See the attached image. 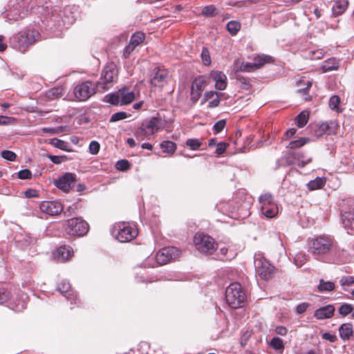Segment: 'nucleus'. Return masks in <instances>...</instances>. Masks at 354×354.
<instances>
[{"label":"nucleus","instance_id":"obj_1","mask_svg":"<svg viewBox=\"0 0 354 354\" xmlns=\"http://www.w3.org/2000/svg\"><path fill=\"white\" fill-rule=\"evenodd\" d=\"M245 299V295L239 283H231L225 291V300L227 304L233 308L242 306Z\"/></svg>","mask_w":354,"mask_h":354},{"label":"nucleus","instance_id":"obj_2","mask_svg":"<svg viewBox=\"0 0 354 354\" xmlns=\"http://www.w3.org/2000/svg\"><path fill=\"white\" fill-rule=\"evenodd\" d=\"M333 240L328 236H316L309 242V251L314 255L326 254L333 249Z\"/></svg>","mask_w":354,"mask_h":354},{"label":"nucleus","instance_id":"obj_3","mask_svg":"<svg viewBox=\"0 0 354 354\" xmlns=\"http://www.w3.org/2000/svg\"><path fill=\"white\" fill-rule=\"evenodd\" d=\"M96 84L86 80L77 83L73 87V95L76 101L84 102L96 93Z\"/></svg>","mask_w":354,"mask_h":354},{"label":"nucleus","instance_id":"obj_4","mask_svg":"<svg viewBox=\"0 0 354 354\" xmlns=\"http://www.w3.org/2000/svg\"><path fill=\"white\" fill-rule=\"evenodd\" d=\"M12 8L6 13L5 18L9 22L17 21L28 15L29 5L32 0H16Z\"/></svg>","mask_w":354,"mask_h":354},{"label":"nucleus","instance_id":"obj_5","mask_svg":"<svg viewBox=\"0 0 354 354\" xmlns=\"http://www.w3.org/2000/svg\"><path fill=\"white\" fill-rule=\"evenodd\" d=\"M112 234L120 242L126 243L138 236V230L127 223H119L113 226Z\"/></svg>","mask_w":354,"mask_h":354},{"label":"nucleus","instance_id":"obj_6","mask_svg":"<svg viewBox=\"0 0 354 354\" xmlns=\"http://www.w3.org/2000/svg\"><path fill=\"white\" fill-rule=\"evenodd\" d=\"M37 33L34 31H24L14 35L10 39L11 46L20 51H25L27 47L33 44Z\"/></svg>","mask_w":354,"mask_h":354},{"label":"nucleus","instance_id":"obj_7","mask_svg":"<svg viewBox=\"0 0 354 354\" xmlns=\"http://www.w3.org/2000/svg\"><path fill=\"white\" fill-rule=\"evenodd\" d=\"M160 129V120L157 118H151L141 124L140 127L136 129L135 135L137 139L143 140L158 131Z\"/></svg>","mask_w":354,"mask_h":354},{"label":"nucleus","instance_id":"obj_8","mask_svg":"<svg viewBox=\"0 0 354 354\" xmlns=\"http://www.w3.org/2000/svg\"><path fill=\"white\" fill-rule=\"evenodd\" d=\"M196 249L201 253L212 254L217 245L214 239L209 235L198 233L194 237Z\"/></svg>","mask_w":354,"mask_h":354},{"label":"nucleus","instance_id":"obj_9","mask_svg":"<svg viewBox=\"0 0 354 354\" xmlns=\"http://www.w3.org/2000/svg\"><path fill=\"white\" fill-rule=\"evenodd\" d=\"M259 203L261 205V212L266 218H274L278 214V206L274 201L273 197L270 194H265L259 197Z\"/></svg>","mask_w":354,"mask_h":354},{"label":"nucleus","instance_id":"obj_10","mask_svg":"<svg viewBox=\"0 0 354 354\" xmlns=\"http://www.w3.org/2000/svg\"><path fill=\"white\" fill-rule=\"evenodd\" d=\"M118 75V71L116 66L113 63H110L106 65L101 74V78L99 82L96 83L98 88H102L104 91L108 89L112 82Z\"/></svg>","mask_w":354,"mask_h":354},{"label":"nucleus","instance_id":"obj_11","mask_svg":"<svg viewBox=\"0 0 354 354\" xmlns=\"http://www.w3.org/2000/svg\"><path fill=\"white\" fill-rule=\"evenodd\" d=\"M256 274L262 279L268 280L273 275L274 268L263 257L255 255Z\"/></svg>","mask_w":354,"mask_h":354},{"label":"nucleus","instance_id":"obj_12","mask_svg":"<svg viewBox=\"0 0 354 354\" xmlns=\"http://www.w3.org/2000/svg\"><path fill=\"white\" fill-rule=\"evenodd\" d=\"M88 231V223L80 218L68 219V234L82 236Z\"/></svg>","mask_w":354,"mask_h":354},{"label":"nucleus","instance_id":"obj_13","mask_svg":"<svg viewBox=\"0 0 354 354\" xmlns=\"http://www.w3.org/2000/svg\"><path fill=\"white\" fill-rule=\"evenodd\" d=\"M180 254V250L175 247L164 248L157 252L156 259L159 265H165Z\"/></svg>","mask_w":354,"mask_h":354},{"label":"nucleus","instance_id":"obj_14","mask_svg":"<svg viewBox=\"0 0 354 354\" xmlns=\"http://www.w3.org/2000/svg\"><path fill=\"white\" fill-rule=\"evenodd\" d=\"M39 208L42 212L50 216L57 215L63 210L62 204L57 201H43Z\"/></svg>","mask_w":354,"mask_h":354},{"label":"nucleus","instance_id":"obj_15","mask_svg":"<svg viewBox=\"0 0 354 354\" xmlns=\"http://www.w3.org/2000/svg\"><path fill=\"white\" fill-rule=\"evenodd\" d=\"M206 85V80L204 77H198L192 82L191 87V100L196 103L200 97Z\"/></svg>","mask_w":354,"mask_h":354},{"label":"nucleus","instance_id":"obj_16","mask_svg":"<svg viewBox=\"0 0 354 354\" xmlns=\"http://www.w3.org/2000/svg\"><path fill=\"white\" fill-rule=\"evenodd\" d=\"M312 161V157H306L304 153L297 152L289 153L287 163L288 165L297 164L303 167Z\"/></svg>","mask_w":354,"mask_h":354},{"label":"nucleus","instance_id":"obj_17","mask_svg":"<svg viewBox=\"0 0 354 354\" xmlns=\"http://www.w3.org/2000/svg\"><path fill=\"white\" fill-rule=\"evenodd\" d=\"M168 80V72L165 69L157 68L152 75L151 84L154 86L162 87Z\"/></svg>","mask_w":354,"mask_h":354},{"label":"nucleus","instance_id":"obj_18","mask_svg":"<svg viewBox=\"0 0 354 354\" xmlns=\"http://www.w3.org/2000/svg\"><path fill=\"white\" fill-rule=\"evenodd\" d=\"M145 39V35L141 32H137L131 36L129 44L125 47L124 53L129 56L135 48L141 44Z\"/></svg>","mask_w":354,"mask_h":354},{"label":"nucleus","instance_id":"obj_19","mask_svg":"<svg viewBox=\"0 0 354 354\" xmlns=\"http://www.w3.org/2000/svg\"><path fill=\"white\" fill-rule=\"evenodd\" d=\"M334 313V306L329 304L317 309L314 313V316L318 319H328L333 316Z\"/></svg>","mask_w":354,"mask_h":354},{"label":"nucleus","instance_id":"obj_20","mask_svg":"<svg viewBox=\"0 0 354 354\" xmlns=\"http://www.w3.org/2000/svg\"><path fill=\"white\" fill-rule=\"evenodd\" d=\"M212 76L215 82V87L216 89L222 91L226 88L227 77L223 73L216 71L212 73Z\"/></svg>","mask_w":354,"mask_h":354},{"label":"nucleus","instance_id":"obj_21","mask_svg":"<svg viewBox=\"0 0 354 354\" xmlns=\"http://www.w3.org/2000/svg\"><path fill=\"white\" fill-rule=\"evenodd\" d=\"M348 6V0H334V5L332 8L333 14L338 16L343 14Z\"/></svg>","mask_w":354,"mask_h":354},{"label":"nucleus","instance_id":"obj_22","mask_svg":"<svg viewBox=\"0 0 354 354\" xmlns=\"http://www.w3.org/2000/svg\"><path fill=\"white\" fill-rule=\"evenodd\" d=\"M342 223L347 230L354 231V212H346L342 216Z\"/></svg>","mask_w":354,"mask_h":354},{"label":"nucleus","instance_id":"obj_23","mask_svg":"<svg viewBox=\"0 0 354 354\" xmlns=\"http://www.w3.org/2000/svg\"><path fill=\"white\" fill-rule=\"evenodd\" d=\"M340 337L344 340H348L353 334L352 324L346 323L341 325L339 328Z\"/></svg>","mask_w":354,"mask_h":354},{"label":"nucleus","instance_id":"obj_24","mask_svg":"<svg viewBox=\"0 0 354 354\" xmlns=\"http://www.w3.org/2000/svg\"><path fill=\"white\" fill-rule=\"evenodd\" d=\"M120 95V105L130 104L135 98V94L133 91L124 88L119 91Z\"/></svg>","mask_w":354,"mask_h":354},{"label":"nucleus","instance_id":"obj_25","mask_svg":"<svg viewBox=\"0 0 354 354\" xmlns=\"http://www.w3.org/2000/svg\"><path fill=\"white\" fill-rule=\"evenodd\" d=\"M254 63L257 68H261L263 65L267 63H272L274 62V59L268 55L260 54L257 55L254 57Z\"/></svg>","mask_w":354,"mask_h":354},{"label":"nucleus","instance_id":"obj_26","mask_svg":"<svg viewBox=\"0 0 354 354\" xmlns=\"http://www.w3.org/2000/svg\"><path fill=\"white\" fill-rule=\"evenodd\" d=\"M338 68L339 62L335 58H330L326 60L322 66V71L324 73L337 70Z\"/></svg>","mask_w":354,"mask_h":354},{"label":"nucleus","instance_id":"obj_27","mask_svg":"<svg viewBox=\"0 0 354 354\" xmlns=\"http://www.w3.org/2000/svg\"><path fill=\"white\" fill-rule=\"evenodd\" d=\"M326 183V178L322 177H317L315 179L310 180L307 184L309 190L313 191L321 189Z\"/></svg>","mask_w":354,"mask_h":354},{"label":"nucleus","instance_id":"obj_28","mask_svg":"<svg viewBox=\"0 0 354 354\" xmlns=\"http://www.w3.org/2000/svg\"><path fill=\"white\" fill-rule=\"evenodd\" d=\"M66 251L65 245H62L56 249V250L53 253V259L60 263H65L66 259L64 257V253Z\"/></svg>","mask_w":354,"mask_h":354},{"label":"nucleus","instance_id":"obj_29","mask_svg":"<svg viewBox=\"0 0 354 354\" xmlns=\"http://www.w3.org/2000/svg\"><path fill=\"white\" fill-rule=\"evenodd\" d=\"M309 113L308 111H301L296 118V123L298 127L301 128L304 127L308 120Z\"/></svg>","mask_w":354,"mask_h":354},{"label":"nucleus","instance_id":"obj_30","mask_svg":"<svg viewBox=\"0 0 354 354\" xmlns=\"http://www.w3.org/2000/svg\"><path fill=\"white\" fill-rule=\"evenodd\" d=\"M160 147L164 153H174L176 149V145L169 140H165L160 144Z\"/></svg>","mask_w":354,"mask_h":354},{"label":"nucleus","instance_id":"obj_31","mask_svg":"<svg viewBox=\"0 0 354 354\" xmlns=\"http://www.w3.org/2000/svg\"><path fill=\"white\" fill-rule=\"evenodd\" d=\"M239 61H236V65H238V70L242 72H252L257 70V67L254 63L243 62H242L239 65Z\"/></svg>","mask_w":354,"mask_h":354},{"label":"nucleus","instance_id":"obj_32","mask_svg":"<svg viewBox=\"0 0 354 354\" xmlns=\"http://www.w3.org/2000/svg\"><path fill=\"white\" fill-rule=\"evenodd\" d=\"M53 184L56 187L66 192V173L64 174L59 178L55 179Z\"/></svg>","mask_w":354,"mask_h":354},{"label":"nucleus","instance_id":"obj_33","mask_svg":"<svg viewBox=\"0 0 354 354\" xmlns=\"http://www.w3.org/2000/svg\"><path fill=\"white\" fill-rule=\"evenodd\" d=\"M335 288V284L332 281H325L324 279L319 280L318 290L319 292L331 291Z\"/></svg>","mask_w":354,"mask_h":354},{"label":"nucleus","instance_id":"obj_34","mask_svg":"<svg viewBox=\"0 0 354 354\" xmlns=\"http://www.w3.org/2000/svg\"><path fill=\"white\" fill-rule=\"evenodd\" d=\"M330 133L331 130L328 122H323L320 124L315 131L317 136H322L324 134H330Z\"/></svg>","mask_w":354,"mask_h":354},{"label":"nucleus","instance_id":"obj_35","mask_svg":"<svg viewBox=\"0 0 354 354\" xmlns=\"http://www.w3.org/2000/svg\"><path fill=\"white\" fill-rule=\"evenodd\" d=\"M241 28V24L236 21H231L227 24V30L234 35H236Z\"/></svg>","mask_w":354,"mask_h":354},{"label":"nucleus","instance_id":"obj_36","mask_svg":"<svg viewBox=\"0 0 354 354\" xmlns=\"http://www.w3.org/2000/svg\"><path fill=\"white\" fill-rule=\"evenodd\" d=\"M237 82L239 84L241 88L248 91L251 88L250 80L248 77H238Z\"/></svg>","mask_w":354,"mask_h":354},{"label":"nucleus","instance_id":"obj_37","mask_svg":"<svg viewBox=\"0 0 354 354\" xmlns=\"http://www.w3.org/2000/svg\"><path fill=\"white\" fill-rule=\"evenodd\" d=\"M353 310V307L351 304H343L338 309L339 313L345 317L350 313H351Z\"/></svg>","mask_w":354,"mask_h":354},{"label":"nucleus","instance_id":"obj_38","mask_svg":"<svg viewBox=\"0 0 354 354\" xmlns=\"http://www.w3.org/2000/svg\"><path fill=\"white\" fill-rule=\"evenodd\" d=\"M270 345L275 350H283L284 348L283 340L277 337H274L271 339Z\"/></svg>","mask_w":354,"mask_h":354},{"label":"nucleus","instance_id":"obj_39","mask_svg":"<svg viewBox=\"0 0 354 354\" xmlns=\"http://www.w3.org/2000/svg\"><path fill=\"white\" fill-rule=\"evenodd\" d=\"M309 140L306 138H301L298 140L292 141L289 143L288 147L290 149H295L298 147H301L308 143Z\"/></svg>","mask_w":354,"mask_h":354},{"label":"nucleus","instance_id":"obj_40","mask_svg":"<svg viewBox=\"0 0 354 354\" xmlns=\"http://www.w3.org/2000/svg\"><path fill=\"white\" fill-rule=\"evenodd\" d=\"M186 145L192 150H197L202 145V142L198 139L189 138L186 140Z\"/></svg>","mask_w":354,"mask_h":354},{"label":"nucleus","instance_id":"obj_41","mask_svg":"<svg viewBox=\"0 0 354 354\" xmlns=\"http://www.w3.org/2000/svg\"><path fill=\"white\" fill-rule=\"evenodd\" d=\"M307 256L305 253L299 252L295 257V263L297 267H301L306 261Z\"/></svg>","mask_w":354,"mask_h":354},{"label":"nucleus","instance_id":"obj_42","mask_svg":"<svg viewBox=\"0 0 354 354\" xmlns=\"http://www.w3.org/2000/svg\"><path fill=\"white\" fill-rule=\"evenodd\" d=\"M107 102L111 104L117 105L120 104V95L119 93H112L106 96Z\"/></svg>","mask_w":354,"mask_h":354},{"label":"nucleus","instance_id":"obj_43","mask_svg":"<svg viewBox=\"0 0 354 354\" xmlns=\"http://www.w3.org/2000/svg\"><path fill=\"white\" fill-rule=\"evenodd\" d=\"M202 14L205 17H213L216 15V8L213 5L203 8Z\"/></svg>","mask_w":354,"mask_h":354},{"label":"nucleus","instance_id":"obj_44","mask_svg":"<svg viewBox=\"0 0 354 354\" xmlns=\"http://www.w3.org/2000/svg\"><path fill=\"white\" fill-rule=\"evenodd\" d=\"M339 102V97L337 95H333L329 100L328 104L331 109L337 111Z\"/></svg>","mask_w":354,"mask_h":354},{"label":"nucleus","instance_id":"obj_45","mask_svg":"<svg viewBox=\"0 0 354 354\" xmlns=\"http://www.w3.org/2000/svg\"><path fill=\"white\" fill-rule=\"evenodd\" d=\"M201 59L203 60V64L205 66H209L211 64V58L209 55V53L206 48H203L201 52Z\"/></svg>","mask_w":354,"mask_h":354},{"label":"nucleus","instance_id":"obj_46","mask_svg":"<svg viewBox=\"0 0 354 354\" xmlns=\"http://www.w3.org/2000/svg\"><path fill=\"white\" fill-rule=\"evenodd\" d=\"M1 156L6 160H10V161H14L17 158V155L15 153H14L12 151L9 150H3L1 152Z\"/></svg>","mask_w":354,"mask_h":354},{"label":"nucleus","instance_id":"obj_47","mask_svg":"<svg viewBox=\"0 0 354 354\" xmlns=\"http://www.w3.org/2000/svg\"><path fill=\"white\" fill-rule=\"evenodd\" d=\"M130 167L129 162L127 160H118L116 162L115 167L120 171L127 170Z\"/></svg>","mask_w":354,"mask_h":354},{"label":"nucleus","instance_id":"obj_48","mask_svg":"<svg viewBox=\"0 0 354 354\" xmlns=\"http://www.w3.org/2000/svg\"><path fill=\"white\" fill-rule=\"evenodd\" d=\"M127 114L126 112H117L113 114L111 117L110 122H117L123 119L127 118Z\"/></svg>","mask_w":354,"mask_h":354},{"label":"nucleus","instance_id":"obj_49","mask_svg":"<svg viewBox=\"0 0 354 354\" xmlns=\"http://www.w3.org/2000/svg\"><path fill=\"white\" fill-rule=\"evenodd\" d=\"M76 181L75 174L68 172V192L75 187Z\"/></svg>","mask_w":354,"mask_h":354},{"label":"nucleus","instance_id":"obj_50","mask_svg":"<svg viewBox=\"0 0 354 354\" xmlns=\"http://www.w3.org/2000/svg\"><path fill=\"white\" fill-rule=\"evenodd\" d=\"M100 145L97 141H92L89 145V152L91 154L95 155L100 151Z\"/></svg>","mask_w":354,"mask_h":354},{"label":"nucleus","instance_id":"obj_51","mask_svg":"<svg viewBox=\"0 0 354 354\" xmlns=\"http://www.w3.org/2000/svg\"><path fill=\"white\" fill-rule=\"evenodd\" d=\"M225 124L226 122L225 120H221L216 122L213 127V129L214 130L215 133H218L222 131L225 126Z\"/></svg>","mask_w":354,"mask_h":354},{"label":"nucleus","instance_id":"obj_52","mask_svg":"<svg viewBox=\"0 0 354 354\" xmlns=\"http://www.w3.org/2000/svg\"><path fill=\"white\" fill-rule=\"evenodd\" d=\"M8 306L16 312H20L26 308V304L24 301H21L16 305L10 303Z\"/></svg>","mask_w":354,"mask_h":354},{"label":"nucleus","instance_id":"obj_53","mask_svg":"<svg viewBox=\"0 0 354 354\" xmlns=\"http://www.w3.org/2000/svg\"><path fill=\"white\" fill-rule=\"evenodd\" d=\"M32 173L28 169H23L18 172V178L20 179H30Z\"/></svg>","mask_w":354,"mask_h":354},{"label":"nucleus","instance_id":"obj_54","mask_svg":"<svg viewBox=\"0 0 354 354\" xmlns=\"http://www.w3.org/2000/svg\"><path fill=\"white\" fill-rule=\"evenodd\" d=\"M342 286H350L354 283V277L346 276L343 277L340 280Z\"/></svg>","mask_w":354,"mask_h":354},{"label":"nucleus","instance_id":"obj_55","mask_svg":"<svg viewBox=\"0 0 354 354\" xmlns=\"http://www.w3.org/2000/svg\"><path fill=\"white\" fill-rule=\"evenodd\" d=\"M9 299V292L5 288H0V304H2Z\"/></svg>","mask_w":354,"mask_h":354},{"label":"nucleus","instance_id":"obj_56","mask_svg":"<svg viewBox=\"0 0 354 354\" xmlns=\"http://www.w3.org/2000/svg\"><path fill=\"white\" fill-rule=\"evenodd\" d=\"M48 158L53 163L55 164L61 163L62 162H64L66 159V156H60L49 155Z\"/></svg>","mask_w":354,"mask_h":354},{"label":"nucleus","instance_id":"obj_57","mask_svg":"<svg viewBox=\"0 0 354 354\" xmlns=\"http://www.w3.org/2000/svg\"><path fill=\"white\" fill-rule=\"evenodd\" d=\"M227 147V144L225 142H219L216 145V153L217 155L220 156L223 154Z\"/></svg>","mask_w":354,"mask_h":354},{"label":"nucleus","instance_id":"obj_58","mask_svg":"<svg viewBox=\"0 0 354 354\" xmlns=\"http://www.w3.org/2000/svg\"><path fill=\"white\" fill-rule=\"evenodd\" d=\"M52 143L58 148L64 150H66V143L62 140L58 139H53Z\"/></svg>","mask_w":354,"mask_h":354},{"label":"nucleus","instance_id":"obj_59","mask_svg":"<svg viewBox=\"0 0 354 354\" xmlns=\"http://www.w3.org/2000/svg\"><path fill=\"white\" fill-rule=\"evenodd\" d=\"M222 93L216 94V97L212 101L209 102L208 107L209 108H215L218 106L220 101H221V96L222 95Z\"/></svg>","mask_w":354,"mask_h":354},{"label":"nucleus","instance_id":"obj_60","mask_svg":"<svg viewBox=\"0 0 354 354\" xmlns=\"http://www.w3.org/2000/svg\"><path fill=\"white\" fill-rule=\"evenodd\" d=\"M63 91L62 88H54L49 91V95L56 97H60L63 94Z\"/></svg>","mask_w":354,"mask_h":354},{"label":"nucleus","instance_id":"obj_61","mask_svg":"<svg viewBox=\"0 0 354 354\" xmlns=\"http://www.w3.org/2000/svg\"><path fill=\"white\" fill-rule=\"evenodd\" d=\"M274 330L277 334L281 336H285L288 333V329L283 326H277Z\"/></svg>","mask_w":354,"mask_h":354},{"label":"nucleus","instance_id":"obj_62","mask_svg":"<svg viewBox=\"0 0 354 354\" xmlns=\"http://www.w3.org/2000/svg\"><path fill=\"white\" fill-rule=\"evenodd\" d=\"M323 339L328 340L330 342H335L337 340V337L335 335H332L329 333H324L322 335Z\"/></svg>","mask_w":354,"mask_h":354},{"label":"nucleus","instance_id":"obj_63","mask_svg":"<svg viewBox=\"0 0 354 354\" xmlns=\"http://www.w3.org/2000/svg\"><path fill=\"white\" fill-rule=\"evenodd\" d=\"M308 306L307 303L299 304L296 308V312L299 314L303 313L307 310Z\"/></svg>","mask_w":354,"mask_h":354},{"label":"nucleus","instance_id":"obj_64","mask_svg":"<svg viewBox=\"0 0 354 354\" xmlns=\"http://www.w3.org/2000/svg\"><path fill=\"white\" fill-rule=\"evenodd\" d=\"M216 94H219L216 91H208L206 92L204 95V98L202 101V103H204L209 100V99L212 98L214 95H216Z\"/></svg>","mask_w":354,"mask_h":354}]
</instances>
